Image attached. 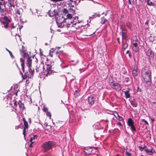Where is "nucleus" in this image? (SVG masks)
<instances>
[{
    "label": "nucleus",
    "mask_w": 156,
    "mask_h": 156,
    "mask_svg": "<svg viewBox=\"0 0 156 156\" xmlns=\"http://www.w3.org/2000/svg\"><path fill=\"white\" fill-rule=\"evenodd\" d=\"M32 60L30 57L28 58L26 61V66L28 68V71L29 73H24V76H23V78L24 79H26L28 78V79L31 78L33 75L34 72V69L32 67Z\"/></svg>",
    "instance_id": "f257e3e1"
},
{
    "label": "nucleus",
    "mask_w": 156,
    "mask_h": 156,
    "mask_svg": "<svg viewBox=\"0 0 156 156\" xmlns=\"http://www.w3.org/2000/svg\"><path fill=\"white\" fill-rule=\"evenodd\" d=\"M141 76L146 83L150 82L151 74V72L148 67H145L142 69Z\"/></svg>",
    "instance_id": "f03ea898"
},
{
    "label": "nucleus",
    "mask_w": 156,
    "mask_h": 156,
    "mask_svg": "<svg viewBox=\"0 0 156 156\" xmlns=\"http://www.w3.org/2000/svg\"><path fill=\"white\" fill-rule=\"evenodd\" d=\"M54 145V143L51 141H48L42 145L43 151L46 152L51 149Z\"/></svg>",
    "instance_id": "7ed1b4c3"
},
{
    "label": "nucleus",
    "mask_w": 156,
    "mask_h": 156,
    "mask_svg": "<svg viewBox=\"0 0 156 156\" xmlns=\"http://www.w3.org/2000/svg\"><path fill=\"white\" fill-rule=\"evenodd\" d=\"M138 42V40L137 39L133 41L132 49L133 51L135 52H137L139 49V47L137 45Z\"/></svg>",
    "instance_id": "20e7f679"
},
{
    "label": "nucleus",
    "mask_w": 156,
    "mask_h": 156,
    "mask_svg": "<svg viewBox=\"0 0 156 156\" xmlns=\"http://www.w3.org/2000/svg\"><path fill=\"white\" fill-rule=\"evenodd\" d=\"M46 68V72H47V73L46 74V76H48V75L52 73V71L53 70L52 68V66L49 65H47Z\"/></svg>",
    "instance_id": "39448f33"
},
{
    "label": "nucleus",
    "mask_w": 156,
    "mask_h": 156,
    "mask_svg": "<svg viewBox=\"0 0 156 156\" xmlns=\"http://www.w3.org/2000/svg\"><path fill=\"white\" fill-rule=\"evenodd\" d=\"M48 14L50 16L53 17L56 15H57L58 13L56 10L52 9L49 11Z\"/></svg>",
    "instance_id": "423d86ee"
},
{
    "label": "nucleus",
    "mask_w": 156,
    "mask_h": 156,
    "mask_svg": "<svg viewBox=\"0 0 156 156\" xmlns=\"http://www.w3.org/2000/svg\"><path fill=\"white\" fill-rule=\"evenodd\" d=\"M73 21H71L70 23H73V25L78 24L79 23H82V21H79L78 20V16H76L74 18Z\"/></svg>",
    "instance_id": "0eeeda50"
},
{
    "label": "nucleus",
    "mask_w": 156,
    "mask_h": 156,
    "mask_svg": "<svg viewBox=\"0 0 156 156\" xmlns=\"http://www.w3.org/2000/svg\"><path fill=\"white\" fill-rule=\"evenodd\" d=\"M95 100V98L94 96H90L88 97V103L92 105L94 103Z\"/></svg>",
    "instance_id": "6e6552de"
},
{
    "label": "nucleus",
    "mask_w": 156,
    "mask_h": 156,
    "mask_svg": "<svg viewBox=\"0 0 156 156\" xmlns=\"http://www.w3.org/2000/svg\"><path fill=\"white\" fill-rule=\"evenodd\" d=\"M139 73V71L136 67H135L132 70V74L134 77L136 76Z\"/></svg>",
    "instance_id": "1a4fd4ad"
},
{
    "label": "nucleus",
    "mask_w": 156,
    "mask_h": 156,
    "mask_svg": "<svg viewBox=\"0 0 156 156\" xmlns=\"http://www.w3.org/2000/svg\"><path fill=\"white\" fill-rule=\"evenodd\" d=\"M5 10V5L0 2V14L4 12Z\"/></svg>",
    "instance_id": "9d476101"
},
{
    "label": "nucleus",
    "mask_w": 156,
    "mask_h": 156,
    "mask_svg": "<svg viewBox=\"0 0 156 156\" xmlns=\"http://www.w3.org/2000/svg\"><path fill=\"white\" fill-rule=\"evenodd\" d=\"M146 54L147 55L150 57H153L154 54L152 52V50L151 49H149L146 52Z\"/></svg>",
    "instance_id": "9b49d317"
},
{
    "label": "nucleus",
    "mask_w": 156,
    "mask_h": 156,
    "mask_svg": "<svg viewBox=\"0 0 156 156\" xmlns=\"http://www.w3.org/2000/svg\"><path fill=\"white\" fill-rule=\"evenodd\" d=\"M18 105L20 108L21 112H23V110L25 108L24 106V104L22 103L21 101H19Z\"/></svg>",
    "instance_id": "f8f14e48"
},
{
    "label": "nucleus",
    "mask_w": 156,
    "mask_h": 156,
    "mask_svg": "<svg viewBox=\"0 0 156 156\" xmlns=\"http://www.w3.org/2000/svg\"><path fill=\"white\" fill-rule=\"evenodd\" d=\"M127 123L128 126H131L134 125V122L131 118H129L128 119Z\"/></svg>",
    "instance_id": "ddd939ff"
},
{
    "label": "nucleus",
    "mask_w": 156,
    "mask_h": 156,
    "mask_svg": "<svg viewBox=\"0 0 156 156\" xmlns=\"http://www.w3.org/2000/svg\"><path fill=\"white\" fill-rule=\"evenodd\" d=\"M128 90L125 91L124 92L125 95V96L126 98H129L130 97V95L129 93V89H128Z\"/></svg>",
    "instance_id": "4468645a"
},
{
    "label": "nucleus",
    "mask_w": 156,
    "mask_h": 156,
    "mask_svg": "<svg viewBox=\"0 0 156 156\" xmlns=\"http://www.w3.org/2000/svg\"><path fill=\"white\" fill-rule=\"evenodd\" d=\"M20 61L21 62V66L22 67V69L23 72H24V60H23L22 58H20Z\"/></svg>",
    "instance_id": "2eb2a0df"
},
{
    "label": "nucleus",
    "mask_w": 156,
    "mask_h": 156,
    "mask_svg": "<svg viewBox=\"0 0 156 156\" xmlns=\"http://www.w3.org/2000/svg\"><path fill=\"white\" fill-rule=\"evenodd\" d=\"M131 105L134 107H136L137 106V102L134 100L131 101L130 102Z\"/></svg>",
    "instance_id": "dca6fc26"
},
{
    "label": "nucleus",
    "mask_w": 156,
    "mask_h": 156,
    "mask_svg": "<svg viewBox=\"0 0 156 156\" xmlns=\"http://www.w3.org/2000/svg\"><path fill=\"white\" fill-rule=\"evenodd\" d=\"M84 151L87 154H89L91 153V150L90 148H87L85 149Z\"/></svg>",
    "instance_id": "f3484780"
},
{
    "label": "nucleus",
    "mask_w": 156,
    "mask_h": 156,
    "mask_svg": "<svg viewBox=\"0 0 156 156\" xmlns=\"http://www.w3.org/2000/svg\"><path fill=\"white\" fill-rule=\"evenodd\" d=\"M37 136L36 135H34L33 137H31L30 140V142L32 143H34L35 142L34 140L37 139Z\"/></svg>",
    "instance_id": "a211bd4d"
},
{
    "label": "nucleus",
    "mask_w": 156,
    "mask_h": 156,
    "mask_svg": "<svg viewBox=\"0 0 156 156\" xmlns=\"http://www.w3.org/2000/svg\"><path fill=\"white\" fill-rule=\"evenodd\" d=\"M152 148L151 150H149L148 149H146L145 150V151L149 155H151L153 154V153L152 151Z\"/></svg>",
    "instance_id": "6ab92c4d"
},
{
    "label": "nucleus",
    "mask_w": 156,
    "mask_h": 156,
    "mask_svg": "<svg viewBox=\"0 0 156 156\" xmlns=\"http://www.w3.org/2000/svg\"><path fill=\"white\" fill-rule=\"evenodd\" d=\"M9 3V6L12 7H13L14 8L15 5L14 4V0H8Z\"/></svg>",
    "instance_id": "aec40b11"
},
{
    "label": "nucleus",
    "mask_w": 156,
    "mask_h": 156,
    "mask_svg": "<svg viewBox=\"0 0 156 156\" xmlns=\"http://www.w3.org/2000/svg\"><path fill=\"white\" fill-rule=\"evenodd\" d=\"M114 89H115L119 91L120 90H121V87L120 85L117 83L116 84V86H115V87Z\"/></svg>",
    "instance_id": "412c9836"
},
{
    "label": "nucleus",
    "mask_w": 156,
    "mask_h": 156,
    "mask_svg": "<svg viewBox=\"0 0 156 156\" xmlns=\"http://www.w3.org/2000/svg\"><path fill=\"white\" fill-rule=\"evenodd\" d=\"M23 120L24 122V127L28 128V123L25 120V119L23 118Z\"/></svg>",
    "instance_id": "4be33fe9"
},
{
    "label": "nucleus",
    "mask_w": 156,
    "mask_h": 156,
    "mask_svg": "<svg viewBox=\"0 0 156 156\" xmlns=\"http://www.w3.org/2000/svg\"><path fill=\"white\" fill-rule=\"evenodd\" d=\"M42 69L43 70H44V66H43L42 65L40 66L39 67V68H38L37 66V68H36V71L37 72H38V71H39L40 70H41V69Z\"/></svg>",
    "instance_id": "5701e85b"
},
{
    "label": "nucleus",
    "mask_w": 156,
    "mask_h": 156,
    "mask_svg": "<svg viewBox=\"0 0 156 156\" xmlns=\"http://www.w3.org/2000/svg\"><path fill=\"white\" fill-rule=\"evenodd\" d=\"M147 4L149 6H153L154 5V3L152 2H150L149 0L147 1Z\"/></svg>",
    "instance_id": "b1692460"
},
{
    "label": "nucleus",
    "mask_w": 156,
    "mask_h": 156,
    "mask_svg": "<svg viewBox=\"0 0 156 156\" xmlns=\"http://www.w3.org/2000/svg\"><path fill=\"white\" fill-rule=\"evenodd\" d=\"M62 12H63V13H64L65 14H66L67 13L68 14L69 12V11L66 9L64 8L62 9Z\"/></svg>",
    "instance_id": "393cba45"
},
{
    "label": "nucleus",
    "mask_w": 156,
    "mask_h": 156,
    "mask_svg": "<svg viewBox=\"0 0 156 156\" xmlns=\"http://www.w3.org/2000/svg\"><path fill=\"white\" fill-rule=\"evenodd\" d=\"M122 39H126L127 38V35L125 33L122 32Z\"/></svg>",
    "instance_id": "a878e982"
},
{
    "label": "nucleus",
    "mask_w": 156,
    "mask_h": 156,
    "mask_svg": "<svg viewBox=\"0 0 156 156\" xmlns=\"http://www.w3.org/2000/svg\"><path fill=\"white\" fill-rule=\"evenodd\" d=\"M66 17L68 19L70 20L72 18V14L69 13H68L66 15Z\"/></svg>",
    "instance_id": "bb28decb"
},
{
    "label": "nucleus",
    "mask_w": 156,
    "mask_h": 156,
    "mask_svg": "<svg viewBox=\"0 0 156 156\" xmlns=\"http://www.w3.org/2000/svg\"><path fill=\"white\" fill-rule=\"evenodd\" d=\"M131 127V130L132 132L135 131H136V129L134 126V125L130 126Z\"/></svg>",
    "instance_id": "cd10ccee"
},
{
    "label": "nucleus",
    "mask_w": 156,
    "mask_h": 156,
    "mask_svg": "<svg viewBox=\"0 0 156 156\" xmlns=\"http://www.w3.org/2000/svg\"><path fill=\"white\" fill-rule=\"evenodd\" d=\"M80 23H79L78 24L76 25H74L73 27H75L76 28H78L79 27H80L83 26V25L80 24Z\"/></svg>",
    "instance_id": "c85d7f7f"
},
{
    "label": "nucleus",
    "mask_w": 156,
    "mask_h": 156,
    "mask_svg": "<svg viewBox=\"0 0 156 156\" xmlns=\"http://www.w3.org/2000/svg\"><path fill=\"white\" fill-rule=\"evenodd\" d=\"M57 24L58 27H62L64 26V24L63 23H60Z\"/></svg>",
    "instance_id": "c756f323"
},
{
    "label": "nucleus",
    "mask_w": 156,
    "mask_h": 156,
    "mask_svg": "<svg viewBox=\"0 0 156 156\" xmlns=\"http://www.w3.org/2000/svg\"><path fill=\"white\" fill-rule=\"evenodd\" d=\"M27 129V128L24 127L23 132V135L24 137H25L26 130Z\"/></svg>",
    "instance_id": "7c9ffc66"
},
{
    "label": "nucleus",
    "mask_w": 156,
    "mask_h": 156,
    "mask_svg": "<svg viewBox=\"0 0 156 156\" xmlns=\"http://www.w3.org/2000/svg\"><path fill=\"white\" fill-rule=\"evenodd\" d=\"M107 21V20L106 19H105L104 17H103L102 18V20L101 21V23L102 24H103L105 23L106 21Z\"/></svg>",
    "instance_id": "2f4dec72"
},
{
    "label": "nucleus",
    "mask_w": 156,
    "mask_h": 156,
    "mask_svg": "<svg viewBox=\"0 0 156 156\" xmlns=\"http://www.w3.org/2000/svg\"><path fill=\"white\" fill-rule=\"evenodd\" d=\"M69 12H70L73 13V14H75V11L73 9H72L70 8L69 9Z\"/></svg>",
    "instance_id": "473e14b6"
},
{
    "label": "nucleus",
    "mask_w": 156,
    "mask_h": 156,
    "mask_svg": "<svg viewBox=\"0 0 156 156\" xmlns=\"http://www.w3.org/2000/svg\"><path fill=\"white\" fill-rule=\"evenodd\" d=\"M3 19L5 20L6 21V22L7 23H9L10 21L9 20L8 18L6 16H4Z\"/></svg>",
    "instance_id": "72a5a7b5"
},
{
    "label": "nucleus",
    "mask_w": 156,
    "mask_h": 156,
    "mask_svg": "<svg viewBox=\"0 0 156 156\" xmlns=\"http://www.w3.org/2000/svg\"><path fill=\"white\" fill-rule=\"evenodd\" d=\"M117 116L116 117L119 120H122V117L119 116L117 114Z\"/></svg>",
    "instance_id": "f704fd0d"
},
{
    "label": "nucleus",
    "mask_w": 156,
    "mask_h": 156,
    "mask_svg": "<svg viewBox=\"0 0 156 156\" xmlns=\"http://www.w3.org/2000/svg\"><path fill=\"white\" fill-rule=\"evenodd\" d=\"M3 23H5V25L4 26V27L5 28H7L8 27V24L9 23H5V22H3Z\"/></svg>",
    "instance_id": "c9c22d12"
},
{
    "label": "nucleus",
    "mask_w": 156,
    "mask_h": 156,
    "mask_svg": "<svg viewBox=\"0 0 156 156\" xmlns=\"http://www.w3.org/2000/svg\"><path fill=\"white\" fill-rule=\"evenodd\" d=\"M130 78L128 77H125V80L126 81V82L127 83L128 82L129 80V79Z\"/></svg>",
    "instance_id": "e433bc0d"
},
{
    "label": "nucleus",
    "mask_w": 156,
    "mask_h": 156,
    "mask_svg": "<svg viewBox=\"0 0 156 156\" xmlns=\"http://www.w3.org/2000/svg\"><path fill=\"white\" fill-rule=\"evenodd\" d=\"M128 46V45L127 44L125 43H124L123 44V47L124 49H125Z\"/></svg>",
    "instance_id": "4c0bfd02"
},
{
    "label": "nucleus",
    "mask_w": 156,
    "mask_h": 156,
    "mask_svg": "<svg viewBox=\"0 0 156 156\" xmlns=\"http://www.w3.org/2000/svg\"><path fill=\"white\" fill-rule=\"evenodd\" d=\"M117 84V83H112L111 84V86L112 87L114 88Z\"/></svg>",
    "instance_id": "58836bf2"
},
{
    "label": "nucleus",
    "mask_w": 156,
    "mask_h": 156,
    "mask_svg": "<svg viewBox=\"0 0 156 156\" xmlns=\"http://www.w3.org/2000/svg\"><path fill=\"white\" fill-rule=\"evenodd\" d=\"M52 53V51L51 50L50 51L49 55L51 57H53Z\"/></svg>",
    "instance_id": "ea45409f"
},
{
    "label": "nucleus",
    "mask_w": 156,
    "mask_h": 156,
    "mask_svg": "<svg viewBox=\"0 0 156 156\" xmlns=\"http://www.w3.org/2000/svg\"><path fill=\"white\" fill-rule=\"evenodd\" d=\"M46 115H47V116H48V117L51 118V115L50 112H47L46 113Z\"/></svg>",
    "instance_id": "a19ab883"
},
{
    "label": "nucleus",
    "mask_w": 156,
    "mask_h": 156,
    "mask_svg": "<svg viewBox=\"0 0 156 156\" xmlns=\"http://www.w3.org/2000/svg\"><path fill=\"white\" fill-rule=\"evenodd\" d=\"M142 122H144L145 124H147V125H148V122H147V121L145 120H144V119H142Z\"/></svg>",
    "instance_id": "79ce46f5"
},
{
    "label": "nucleus",
    "mask_w": 156,
    "mask_h": 156,
    "mask_svg": "<svg viewBox=\"0 0 156 156\" xmlns=\"http://www.w3.org/2000/svg\"><path fill=\"white\" fill-rule=\"evenodd\" d=\"M23 48H24L23 46H22V49H20V51L21 52H23V53H25V51L23 50Z\"/></svg>",
    "instance_id": "37998d69"
},
{
    "label": "nucleus",
    "mask_w": 156,
    "mask_h": 156,
    "mask_svg": "<svg viewBox=\"0 0 156 156\" xmlns=\"http://www.w3.org/2000/svg\"><path fill=\"white\" fill-rule=\"evenodd\" d=\"M8 52H9L11 56L12 57V58L13 56L12 55V52L9 50H8Z\"/></svg>",
    "instance_id": "c03bdc74"
},
{
    "label": "nucleus",
    "mask_w": 156,
    "mask_h": 156,
    "mask_svg": "<svg viewBox=\"0 0 156 156\" xmlns=\"http://www.w3.org/2000/svg\"><path fill=\"white\" fill-rule=\"evenodd\" d=\"M126 154L128 156H131V154L128 152H126Z\"/></svg>",
    "instance_id": "a18cd8bd"
},
{
    "label": "nucleus",
    "mask_w": 156,
    "mask_h": 156,
    "mask_svg": "<svg viewBox=\"0 0 156 156\" xmlns=\"http://www.w3.org/2000/svg\"><path fill=\"white\" fill-rule=\"evenodd\" d=\"M43 110L44 112H46L48 110V108H44L43 109Z\"/></svg>",
    "instance_id": "49530a36"
},
{
    "label": "nucleus",
    "mask_w": 156,
    "mask_h": 156,
    "mask_svg": "<svg viewBox=\"0 0 156 156\" xmlns=\"http://www.w3.org/2000/svg\"><path fill=\"white\" fill-rule=\"evenodd\" d=\"M74 94L75 95H76V96H78L79 95V94L78 92H77V90H76V92L74 93Z\"/></svg>",
    "instance_id": "de8ad7c7"
},
{
    "label": "nucleus",
    "mask_w": 156,
    "mask_h": 156,
    "mask_svg": "<svg viewBox=\"0 0 156 156\" xmlns=\"http://www.w3.org/2000/svg\"><path fill=\"white\" fill-rule=\"evenodd\" d=\"M16 13L17 14H18V15H20V11H19V10H17L16 11Z\"/></svg>",
    "instance_id": "09e8293b"
},
{
    "label": "nucleus",
    "mask_w": 156,
    "mask_h": 156,
    "mask_svg": "<svg viewBox=\"0 0 156 156\" xmlns=\"http://www.w3.org/2000/svg\"><path fill=\"white\" fill-rule=\"evenodd\" d=\"M118 125L119 126H122V124L121 122H119L117 123Z\"/></svg>",
    "instance_id": "8fccbe9b"
},
{
    "label": "nucleus",
    "mask_w": 156,
    "mask_h": 156,
    "mask_svg": "<svg viewBox=\"0 0 156 156\" xmlns=\"http://www.w3.org/2000/svg\"><path fill=\"white\" fill-rule=\"evenodd\" d=\"M33 143H31L30 144V146H29V147H33V145H32V144H33Z\"/></svg>",
    "instance_id": "3c124183"
},
{
    "label": "nucleus",
    "mask_w": 156,
    "mask_h": 156,
    "mask_svg": "<svg viewBox=\"0 0 156 156\" xmlns=\"http://www.w3.org/2000/svg\"><path fill=\"white\" fill-rule=\"evenodd\" d=\"M69 5L70 6H71V7H74V5H73L72 4V3H70V4H69Z\"/></svg>",
    "instance_id": "603ef678"
},
{
    "label": "nucleus",
    "mask_w": 156,
    "mask_h": 156,
    "mask_svg": "<svg viewBox=\"0 0 156 156\" xmlns=\"http://www.w3.org/2000/svg\"><path fill=\"white\" fill-rule=\"evenodd\" d=\"M11 25L12 26V28H11V29L12 30V28H14L15 27L13 26V24H12Z\"/></svg>",
    "instance_id": "864d4df0"
},
{
    "label": "nucleus",
    "mask_w": 156,
    "mask_h": 156,
    "mask_svg": "<svg viewBox=\"0 0 156 156\" xmlns=\"http://www.w3.org/2000/svg\"><path fill=\"white\" fill-rule=\"evenodd\" d=\"M132 3H134L135 2H136L137 0H133Z\"/></svg>",
    "instance_id": "5fc2aeb1"
},
{
    "label": "nucleus",
    "mask_w": 156,
    "mask_h": 156,
    "mask_svg": "<svg viewBox=\"0 0 156 156\" xmlns=\"http://www.w3.org/2000/svg\"><path fill=\"white\" fill-rule=\"evenodd\" d=\"M14 105L16 107L17 106V105L16 102L14 103Z\"/></svg>",
    "instance_id": "6e6d98bb"
},
{
    "label": "nucleus",
    "mask_w": 156,
    "mask_h": 156,
    "mask_svg": "<svg viewBox=\"0 0 156 156\" xmlns=\"http://www.w3.org/2000/svg\"><path fill=\"white\" fill-rule=\"evenodd\" d=\"M128 1H129V4L130 5H131L132 4H131V0H128Z\"/></svg>",
    "instance_id": "4d7b16f0"
},
{
    "label": "nucleus",
    "mask_w": 156,
    "mask_h": 156,
    "mask_svg": "<svg viewBox=\"0 0 156 156\" xmlns=\"http://www.w3.org/2000/svg\"><path fill=\"white\" fill-rule=\"evenodd\" d=\"M148 21H147L145 23V24H148Z\"/></svg>",
    "instance_id": "13d9d810"
},
{
    "label": "nucleus",
    "mask_w": 156,
    "mask_h": 156,
    "mask_svg": "<svg viewBox=\"0 0 156 156\" xmlns=\"http://www.w3.org/2000/svg\"><path fill=\"white\" fill-rule=\"evenodd\" d=\"M23 27V26H21L20 27H19V29L20 30Z\"/></svg>",
    "instance_id": "bf43d9fd"
},
{
    "label": "nucleus",
    "mask_w": 156,
    "mask_h": 156,
    "mask_svg": "<svg viewBox=\"0 0 156 156\" xmlns=\"http://www.w3.org/2000/svg\"><path fill=\"white\" fill-rule=\"evenodd\" d=\"M117 41H118V42H119V43L120 44V42L119 41V38H117Z\"/></svg>",
    "instance_id": "052dcab7"
},
{
    "label": "nucleus",
    "mask_w": 156,
    "mask_h": 156,
    "mask_svg": "<svg viewBox=\"0 0 156 156\" xmlns=\"http://www.w3.org/2000/svg\"><path fill=\"white\" fill-rule=\"evenodd\" d=\"M139 148L140 149H143L144 148V147L142 148L141 146H140V147H139Z\"/></svg>",
    "instance_id": "680f3d73"
},
{
    "label": "nucleus",
    "mask_w": 156,
    "mask_h": 156,
    "mask_svg": "<svg viewBox=\"0 0 156 156\" xmlns=\"http://www.w3.org/2000/svg\"><path fill=\"white\" fill-rule=\"evenodd\" d=\"M70 25V24H67V27H69V25Z\"/></svg>",
    "instance_id": "e2e57ef3"
},
{
    "label": "nucleus",
    "mask_w": 156,
    "mask_h": 156,
    "mask_svg": "<svg viewBox=\"0 0 156 156\" xmlns=\"http://www.w3.org/2000/svg\"><path fill=\"white\" fill-rule=\"evenodd\" d=\"M57 0H51L53 2H57Z\"/></svg>",
    "instance_id": "0e129e2a"
},
{
    "label": "nucleus",
    "mask_w": 156,
    "mask_h": 156,
    "mask_svg": "<svg viewBox=\"0 0 156 156\" xmlns=\"http://www.w3.org/2000/svg\"><path fill=\"white\" fill-rule=\"evenodd\" d=\"M70 1L72 3H73V2H74H74L72 0H70Z\"/></svg>",
    "instance_id": "69168bd1"
},
{
    "label": "nucleus",
    "mask_w": 156,
    "mask_h": 156,
    "mask_svg": "<svg viewBox=\"0 0 156 156\" xmlns=\"http://www.w3.org/2000/svg\"><path fill=\"white\" fill-rule=\"evenodd\" d=\"M129 57H131V54H129Z\"/></svg>",
    "instance_id": "338daca9"
},
{
    "label": "nucleus",
    "mask_w": 156,
    "mask_h": 156,
    "mask_svg": "<svg viewBox=\"0 0 156 156\" xmlns=\"http://www.w3.org/2000/svg\"><path fill=\"white\" fill-rule=\"evenodd\" d=\"M129 51H126V53H129Z\"/></svg>",
    "instance_id": "774afa93"
}]
</instances>
